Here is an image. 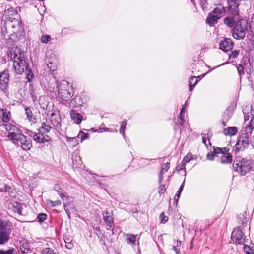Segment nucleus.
<instances>
[{
	"label": "nucleus",
	"mask_w": 254,
	"mask_h": 254,
	"mask_svg": "<svg viewBox=\"0 0 254 254\" xmlns=\"http://www.w3.org/2000/svg\"><path fill=\"white\" fill-rule=\"evenodd\" d=\"M14 248H10L7 251L0 250V254H12L14 253Z\"/></svg>",
	"instance_id": "nucleus-51"
},
{
	"label": "nucleus",
	"mask_w": 254,
	"mask_h": 254,
	"mask_svg": "<svg viewBox=\"0 0 254 254\" xmlns=\"http://www.w3.org/2000/svg\"><path fill=\"white\" fill-rule=\"evenodd\" d=\"M224 23L227 26L232 27L235 26V20L233 17H227L224 19Z\"/></svg>",
	"instance_id": "nucleus-38"
},
{
	"label": "nucleus",
	"mask_w": 254,
	"mask_h": 254,
	"mask_svg": "<svg viewBox=\"0 0 254 254\" xmlns=\"http://www.w3.org/2000/svg\"><path fill=\"white\" fill-rule=\"evenodd\" d=\"M51 38L50 35H42L41 37V42L43 43H47L49 41L51 40Z\"/></svg>",
	"instance_id": "nucleus-43"
},
{
	"label": "nucleus",
	"mask_w": 254,
	"mask_h": 254,
	"mask_svg": "<svg viewBox=\"0 0 254 254\" xmlns=\"http://www.w3.org/2000/svg\"><path fill=\"white\" fill-rule=\"evenodd\" d=\"M20 248L23 254H28L31 252L30 247L27 243H23L20 245Z\"/></svg>",
	"instance_id": "nucleus-35"
},
{
	"label": "nucleus",
	"mask_w": 254,
	"mask_h": 254,
	"mask_svg": "<svg viewBox=\"0 0 254 254\" xmlns=\"http://www.w3.org/2000/svg\"><path fill=\"white\" fill-rule=\"evenodd\" d=\"M5 12L7 18L11 21L14 19H18L19 17L17 10L13 7L7 9Z\"/></svg>",
	"instance_id": "nucleus-19"
},
{
	"label": "nucleus",
	"mask_w": 254,
	"mask_h": 254,
	"mask_svg": "<svg viewBox=\"0 0 254 254\" xmlns=\"http://www.w3.org/2000/svg\"><path fill=\"white\" fill-rule=\"evenodd\" d=\"M25 113L26 116V118L29 122L31 123H34L36 121V117L32 113L31 109L26 107L25 108Z\"/></svg>",
	"instance_id": "nucleus-25"
},
{
	"label": "nucleus",
	"mask_w": 254,
	"mask_h": 254,
	"mask_svg": "<svg viewBox=\"0 0 254 254\" xmlns=\"http://www.w3.org/2000/svg\"><path fill=\"white\" fill-rule=\"evenodd\" d=\"M249 27L251 32L254 34V16L252 18L251 23H250Z\"/></svg>",
	"instance_id": "nucleus-57"
},
{
	"label": "nucleus",
	"mask_w": 254,
	"mask_h": 254,
	"mask_svg": "<svg viewBox=\"0 0 254 254\" xmlns=\"http://www.w3.org/2000/svg\"><path fill=\"white\" fill-rule=\"evenodd\" d=\"M227 151L226 147L214 148L212 152L207 154V158L209 160H213L214 157L216 156L217 154H219L221 151Z\"/></svg>",
	"instance_id": "nucleus-21"
},
{
	"label": "nucleus",
	"mask_w": 254,
	"mask_h": 254,
	"mask_svg": "<svg viewBox=\"0 0 254 254\" xmlns=\"http://www.w3.org/2000/svg\"><path fill=\"white\" fill-rule=\"evenodd\" d=\"M87 137L88 134L82 131H80L77 136V138L81 139V142L86 139Z\"/></svg>",
	"instance_id": "nucleus-45"
},
{
	"label": "nucleus",
	"mask_w": 254,
	"mask_h": 254,
	"mask_svg": "<svg viewBox=\"0 0 254 254\" xmlns=\"http://www.w3.org/2000/svg\"><path fill=\"white\" fill-rule=\"evenodd\" d=\"M47 203L52 207H56L57 206L60 205L62 204L61 201L60 200H49Z\"/></svg>",
	"instance_id": "nucleus-44"
},
{
	"label": "nucleus",
	"mask_w": 254,
	"mask_h": 254,
	"mask_svg": "<svg viewBox=\"0 0 254 254\" xmlns=\"http://www.w3.org/2000/svg\"><path fill=\"white\" fill-rule=\"evenodd\" d=\"M19 129L16 127L15 126L13 125L12 127V129L9 132V133H13L15 134L16 133H18V132H20Z\"/></svg>",
	"instance_id": "nucleus-55"
},
{
	"label": "nucleus",
	"mask_w": 254,
	"mask_h": 254,
	"mask_svg": "<svg viewBox=\"0 0 254 254\" xmlns=\"http://www.w3.org/2000/svg\"><path fill=\"white\" fill-rule=\"evenodd\" d=\"M29 135L32 136L34 140L37 143H43L48 142L51 140V138L48 135H45L39 131L38 133L30 131Z\"/></svg>",
	"instance_id": "nucleus-9"
},
{
	"label": "nucleus",
	"mask_w": 254,
	"mask_h": 254,
	"mask_svg": "<svg viewBox=\"0 0 254 254\" xmlns=\"http://www.w3.org/2000/svg\"><path fill=\"white\" fill-rule=\"evenodd\" d=\"M10 118V113L7 109L0 110V119L4 122L9 121Z\"/></svg>",
	"instance_id": "nucleus-24"
},
{
	"label": "nucleus",
	"mask_w": 254,
	"mask_h": 254,
	"mask_svg": "<svg viewBox=\"0 0 254 254\" xmlns=\"http://www.w3.org/2000/svg\"><path fill=\"white\" fill-rule=\"evenodd\" d=\"M245 111H246V109H244L243 110V113H244V115L245 121H247V120H249L250 118L251 119V117H252V116L251 115V112L250 113L248 112L247 114H246Z\"/></svg>",
	"instance_id": "nucleus-59"
},
{
	"label": "nucleus",
	"mask_w": 254,
	"mask_h": 254,
	"mask_svg": "<svg viewBox=\"0 0 254 254\" xmlns=\"http://www.w3.org/2000/svg\"><path fill=\"white\" fill-rule=\"evenodd\" d=\"M246 213L244 212L240 214L238 216V222L240 224H242V226L244 225V227H245V224L247 223V219L246 217Z\"/></svg>",
	"instance_id": "nucleus-34"
},
{
	"label": "nucleus",
	"mask_w": 254,
	"mask_h": 254,
	"mask_svg": "<svg viewBox=\"0 0 254 254\" xmlns=\"http://www.w3.org/2000/svg\"><path fill=\"white\" fill-rule=\"evenodd\" d=\"M9 234V231L6 228L0 229V244H3L8 241Z\"/></svg>",
	"instance_id": "nucleus-18"
},
{
	"label": "nucleus",
	"mask_w": 254,
	"mask_h": 254,
	"mask_svg": "<svg viewBox=\"0 0 254 254\" xmlns=\"http://www.w3.org/2000/svg\"><path fill=\"white\" fill-rule=\"evenodd\" d=\"M166 191L165 185L160 184L158 187V193L160 195L163 194Z\"/></svg>",
	"instance_id": "nucleus-48"
},
{
	"label": "nucleus",
	"mask_w": 254,
	"mask_h": 254,
	"mask_svg": "<svg viewBox=\"0 0 254 254\" xmlns=\"http://www.w3.org/2000/svg\"><path fill=\"white\" fill-rule=\"evenodd\" d=\"M57 61V59L55 56H54L53 61L47 60L46 64L51 70H54L56 68Z\"/></svg>",
	"instance_id": "nucleus-33"
},
{
	"label": "nucleus",
	"mask_w": 254,
	"mask_h": 254,
	"mask_svg": "<svg viewBox=\"0 0 254 254\" xmlns=\"http://www.w3.org/2000/svg\"><path fill=\"white\" fill-rule=\"evenodd\" d=\"M248 133H242L238 138L237 143L235 144V149L237 151L244 150L249 144V137Z\"/></svg>",
	"instance_id": "nucleus-5"
},
{
	"label": "nucleus",
	"mask_w": 254,
	"mask_h": 254,
	"mask_svg": "<svg viewBox=\"0 0 254 254\" xmlns=\"http://www.w3.org/2000/svg\"><path fill=\"white\" fill-rule=\"evenodd\" d=\"M125 236L126 241L127 244H130L132 246H134L136 244L137 235L126 234H125Z\"/></svg>",
	"instance_id": "nucleus-27"
},
{
	"label": "nucleus",
	"mask_w": 254,
	"mask_h": 254,
	"mask_svg": "<svg viewBox=\"0 0 254 254\" xmlns=\"http://www.w3.org/2000/svg\"><path fill=\"white\" fill-rule=\"evenodd\" d=\"M237 69L240 77L242 75L244 74V67L242 65L239 64L237 66Z\"/></svg>",
	"instance_id": "nucleus-53"
},
{
	"label": "nucleus",
	"mask_w": 254,
	"mask_h": 254,
	"mask_svg": "<svg viewBox=\"0 0 254 254\" xmlns=\"http://www.w3.org/2000/svg\"><path fill=\"white\" fill-rule=\"evenodd\" d=\"M185 112H186V111L185 110V108L182 107V108L181 109V110L180 111V115H179V118H180L181 120H182V119H184Z\"/></svg>",
	"instance_id": "nucleus-58"
},
{
	"label": "nucleus",
	"mask_w": 254,
	"mask_h": 254,
	"mask_svg": "<svg viewBox=\"0 0 254 254\" xmlns=\"http://www.w3.org/2000/svg\"><path fill=\"white\" fill-rule=\"evenodd\" d=\"M70 116L73 122L76 124H80L82 121L84 120L83 116L74 110L70 111Z\"/></svg>",
	"instance_id": "nucleus-14"
},
{
	"label": "nucleus",
	"mask_w": 254,
	"mask_h": 254,
	"mask_svg": "<svg viewBox=\"0 0 254 254\" xmlns=\"http://www.w3.org/2000/svg\"><path fill=\"white\" fill-rule=\"evenodd\" d=\"M160 219L161 222L163 223H166L168 220V217L165 216L163 212L160 214Z\"/></svg>",
	"instance_id": "nucleus-52"
},
{
	"label": "nucleus",
	"mask_w": 254,
	"mask_h": 254,
	"mask_svg": "<svg viewBox=\"0 0 254 254\" xmlns=\"http://www.w3.org/2000/svg\"><path fill=\"white\" fill-rule=\"evenodd\" d=\"M78 139V138L77 137L69 138L67 139V142H68L70 146L71 147H74L76 146L79 143Z\"/></svg>",
	"instance_id": "nucleus-39"
},
{
	"label": "nucleus",
	"mask_w": 254,
	"mask_h": 254,
	"mask_svg": "<svg viewBox=\"0 0 254 254\" xmlns=\"http://www.w3.org/2000/svg\"><path fill=\"white\" fill-rule=\"evenodd\" d=\"M46 219H47V215L45 213L39 214L37 216V219L38 220V221L40 222V223H42Z\"/></svg>",
	"instance_id": "nucleus-46"
},
{
	"label": "nucleus",
	"mask_w": 254,
	"mask_h": 254,
	"mask_svg": "<svg viewBox=\"0 0 254 254\" xmlns=\"http://www.w3.org/2000/svg\"><path fill=\"white\" fill-rule=\"evenodd\" d=\"M59 195L60 196V197L62 199H63V200H64V198H67L66 193L65 192H64V193H62V192L59 193Z\"/></svg>",
	"instance_id": "nucleus-64"
},
{
	"label": "nucleus",
	"mask_w": 254,
	"mask_h": 254,
	"mask_svg": "<svg viewBox=\"0 0 254 254\" xmlns=\"http://www.w3.org/2000/svg\"><path fill=\"white\" fill-rule=\"evenodd\" d=\"M250 249V247L248 245L244 246V250L246 253V254H254L253 252H248V250Z\"/></svg>",
	"instance_id": "nucleus-63"
},
{
	"label": "nucleus",
	"mask_w": 254,
	"mask_h": 254,
	"mask_svg": "<svg viewBox=\"0 0 254 254\" xmlns=\"http://www.w3.org/2000/svg\"><path fill=\"white\" fill-rule=\"evenodd\" d=\"M8 56L13 62V67L16 73L21 74L24 71L26 62L24 53L18 47L12 48L8 52Z\"/></svg>",
	"instance_id": "nucleus-1"
},
{
	"label": "nucleus",
	"mask_w": 254,
	"mask_h": 254,
	"mask_svg": "<svg viewBox=\"0 0 254 254\" xmlns=\"http://www.w3.org/2000/svg\"><path fill=\"white\" fill-rule=\"evenodd\" d=\"M170 168V163L167 162L164 164L161 168V170L159 175V183L161 184L163 178V174L166 172Z\"/></svg>",
	"instance_id": "nucleus-29"
},
{
	"label": "nucleus",
	"mask_w": 254,
	"mask_h": 254,
	"mask_svg": "<svg viewBox=\"0 0 254 254\" xmlns=\"http://www.w3.org/2000/svg\"><path fill=\"white\" fill-rule=\"evenodd\" d=\"M42 254H56V252L54 249L51 248H46L42 252Z\"/></svg>",
	"instance_id": "nucleus-40"
},
{
	"label": "nucleus",
	"mask_w": 254,
	"mask_h": 254,
	"mask_svg": "<svg viewBox=\"0 0 254 254\" xmlns=\"http://www.w3.org/2000/svg\"><path fill=\"white\" fill-rule=\"evenodd\" d=\"M19 145L21 146L23 150H28L32 147L31 141L30 139L27 138L26 136H25V139L21 141L19 143Z\"/></svg>",
	"instance_id": "nucleus-22"
},
{
	"label": "nucleus",
	"mask_w": 254,
	"mask_h": 254,
	"mask_svg": "<svg viewBox=\"0 0 254 254\" xmlns=\"http://www.w3.org/2000/svg\"><path fill=\"white\" fill-rule=\"evenodd\" d=\"M225 12V8L224 6L221 5L219 7H216L212 11V13L216 15L219 18H221Z\"/></svg>",
	"instance_id": "nucleus-28"
},
{
	"label": "nucleus",
	"mask_w": 254,
	"mask_h": 254,
	"mask_svg": "<svg viewBox=\"0 0 254 254\" xmlns=\"http://www.w3.org/2000/svg\"><path fill=\"white\" fill-rule=\"evenodd\" d=\"M239 52L237 50L232 51L231 54L229 55L230 58H236L239 55Z\"/></svg>",
	"instance_id": "nucleus-54"
},
{
	"label": "nucleus",
	"mask_w": 254,
	"mask_h": 254,
	"mask_svg": "<svg viewBox=\"0 0 254 254\" xmlns=\"http://www.w3.org/2000/svg\"><path fill=\"white\" fill-rule=\"evenodd\" d=\"M127 121L125 120L121 123V127L120 129V133L123 135L124 137H125V130L126 129Z\"/></svg>",
	"instance_id": "nucleus-41"
},
{
	"label": "nucleus",
	"mask_w": 254,
	"mask_h": 254,
	"mask_svg": "<svg viewBox=\"0 0 254 254\" xmlns=\"http://www.w3.org/2000/svg\"><path fill=\"white\" fill-rule=\"evenodd\" d=\"M209 133H202V142L207 147H208V146L211 145V143L209 141Z\"/></svg>",
	"instance_id": "nucleus-36"
},
{
	"label": "nucleus",
	"mask_w": 254,
	"mask_h": 254,
	"mask_svg": "<svg viewBox=\"0 0 254 254\" xmlns=\"http://www.w3.org/2000/svg\"><path fill=\"white\" fill-rule=\"evenodd\" d=\"M237 128L235 127H229L223 129V133L226 136H234L237 133Z\"/></svg>",
	"instance_id": "nucleus-20"
},
{
	"label": "nucleus",
	"mask_w": 254,
	"mask_h": 254,
	"mask_svg": "<svg viewBox=\"0 0 254 254\" xmlns=\"http://www.w3.org/2000/svg\"><path fill=\"white\" fill-rule=\"evenodd\" d=\"M242 0H227L228 10L232 15L236 16L239 14V6Z\"/></svg>",
	"instance_id": "nucleus-6"
},
{
	"label": "nucleus",
	"mask_w": 254,
	"mask_h": 254,
	"mask_svg": "<svg viewBox=\"0 0 254 254\" xmlns=\"http://www.w3.org/2000/svg\"><path fill=\"white\" fill-rule=\"evenodd\" d=\"M50 98L47 96H42L39 98V103L41 108L46 109L49 105Z\"/></svg>",
	"instance_id": "nucleus-23"
},
{
	"label": "nucleus",
	"mask_w": 254,
	"mask_h": 254,
	"mask_svg": "<svg viewBox=\"0 0 254 254\" xmlns=\"http://www.w3.org/2000/svg\"><path fill=\"white\" fill-rule=\"evenodd\" d=\"M231 239L236 244H244L245 237L239 228H236L232 233Z\"/></svg>",
	"instance_id": "nucleus-7"
},
{
	"label": "nucleus",
	"mask_w": 254,
	"mask_h": 254,
	"mask_svg": "<svg viewBox=\"0 0 254 254\" xmlns=\"http://www.w3.org/2000/svg\"><path fill=\"white\" fill-rule=\"evenodd\" d=\"M52 128V127L49 124H47L45 122H43L41 123V126L39 129V131L41 132L43 131L45 133H48Z\"/></svg>",
	"instance_id": "nucleus-32"
},
{
	"label": "nucleus",
	"mask_w": 254,
	"mask_h": 254,
	"mask_svg": "<svg viewBox=\"0 0 254 254\" xmlns=\"http://www.w3.org/2000/svg\"><path fill=\"white\" fill-rule=\"evenodd\" d=\"M65 247L68 249H71L73 247V244L72 242H67L66 241H65Z\"/></svg>",
	"instance_id": "nucleus-61"
},
{
	"label": "nucleus",
	"mask_w": 254,
	"mask_h": 254,
	"mask_svg": "<svg viewBox=\"0 0 254 254\" xmlns=\"http://www.w3.org/2000/svg\"><path fill=\"white\" fill-rule=\"evenodd\" d=\"M219 48L224 51H228L233 48V43L231 39H226L221 41Z\"/></svg>",
	"instance_id": "nucleus-13"
},
{
	"label": "nucleus",
	"mask_w": 254,
	"mask_h": 254,
	"mask_svg": "<svg viewBox=\"0 0 254 254\" xmlns=\"http://www.w3.org/2000/svg\"><path fill=\"white\" fill-rule=\"evenodd\" d=\"M12 126H13L12 124H11L10 123H8V124L1 126V127L4 128L7 132H9L12 129Z\"/></svg>",
	"instance_id": "nucleus-49"
},
{
	"label": "nucleus",
	"mask_w": 254,
	"mask_h": 254,
	"mask_svg": "<svg viewBox=\"0 0 254 254\" xmlns=\"http://www.w3.org/2000/svg\"><path fill=\"white\" fill-rule=\"evenodd\" d=\"M64 210H65L66 214H67L68 217L69 218L70 217V212L71 211H72V209H70L68 208V203H67L66 204L64 203Z\"/></svg>",
	"instance_id": "nucleus-56"
},
{
	"label": "nucleus",
	"mask_w": 254,
	"mask_h": 254,
	"mask_svg": "<svg viewBox=\"0 0 254 254\" xmlns=\"http://www.w3.org/2000/svg\"><path fill=\"white\" fill-rule=\"evenodd\" d=\"M185 122L184 119H182L181 120L180 118H178L177 119V121L175 122V123L176 125H179L180 126H182Z\"/></svg>",
	"instance_id": "nucleus-62"
},
{
	"label": "nucleus",
	"mask_w": 254,
	"mask_h": 254,
	"mask_svg": "<svg viewBox=\"0 0 254 254\" xmlns=\"http://www.w3.org/2000/svg\"><path fill=\"white\" fill-rule=\"evenodd\" d=\"M220 18H219L216 15H214V13H209V15H208L207 18L206 20V22L207 24H209L210 25H213L214 24L216 23L217 20Z\"/></svg>",
	"instance_id": "nucleus-26"
},
{
	"label": "nucleus",
	"mask_w": 254,
	"mask_h": 254,
	"mask_svg": "<svg viewBox=\"0 0 254 254\" xmlns=\"http://www.w3.org/2000/svg\"><path fill=\"white\" fill-rule=\"evenodd\" d=\"M207 0H200L201 5L203 9L207 7Z\"/></svg>",
	"instance_id": "nucleus-60"
},
{
	"label": "nucleus",
	"mask_w": 254,
	"mask_h": 254,
	"mask_svg": "<svg viewBox=\"0 0 254 254\" xmlns=\"http://www.w3.org/2000/svg\"><path fill=\"white\" fill-rule=\"evenodd\" d=\"M228 151L229 150L227 149V151H221L219 153L220 154V156L219 157L220 162L222 164H225L231 163L233 160V157L231 154L228 152Z\"/></svg>",
	"instance_id": "nucleus-12"
},
{
	"label": "nucleus",
	"mask_w": 254,
	"mask_h": 254,
	"mask_svg": "<svg viewBox=\"0 0 254 254\" xmlns=\"http://www.w3.org/2000/svg\"><path fill=\"white\" fill-rule=\"evenodd\" d=\"M9 81V73L8 70L0 72V89L4 91L8 87Z\"/></svg>",
	"instance_id": "nucleus-8"
},
{
	"label": "nucleus",
	"mask_w": 254,
	"mask_h": 254,
	"mask_svg": "<svg viewBox=\"0 0 254 254\" xmlns=\"http://www.w3.org/2000/svg\"><path fill=\"white\" fill-rule=\"evenodd\" d=\"M192 159V154L190 153H188L187 155L184 158L183 162H185V164L186 163H188L190 162Z\"/></svg>",
	"instance_id": "nucleus-50"
},
{
	"label": "nucleus",
	"mask_w": 254,
	"mask_h": 254,
	"mask_svg": "<svg viewBox=\"0 0 254 254\" xmlns=\"http://www.w3.org/2000/svg\"><path fill=\"white\" fill-rule=\"evenodd\" d=\"M11 208L14 212H16L19 215H22V205L17 202H14L11 203Z\"/></svg>",
	"instance_id": "nucleus-31"
},
{
	"label": "nucleus",
	"mask_w": 254,
	"mask_h": 254,
	"mask_svg": "<svg viewBox=\"0 0 254 254\" xmlns=\"http://www.w3.org/2000/svg\"><path fill=\"white\" fill-rule=\"evenodd\" d=\"M25 135H23L21 131L15 134L8 133L7 137L10 139L13 143L19 145V143L25 139Z\"/></svg>",
	"instance_id": "nucleus-11"
},
{
	"label": "nucleus",
	"mask_w": 254,
	"mask_h": 254,
	"mask_svg": "<svg viewBox=\"0 0 254 254\" xmlns=\"http://www.w3.org/2000/svg\"><path fill=\"white\" fill-rule=\"evenodd\" d=\"M196 78V77L193 76L189 79V87H190L189 91H192L193 90V88H194L195 85L198 82V81Z\"/></svg>",
	"instance_id": "nucleus-37"
},
{
	"label": "nucleus",
	"mask_w": 254,
	"mask_h": 254,
	"mask_svg": "<svg viewBox=\"0 0 254 254\" xmlns=\"http://www.w3.org/2000/svg\"><path fill=\"white\" fill-rule=\"evenodd\" d=\"M248 22L245 19H240L235 24L233 30V36L236 39H242L246 35Z\"/></svg>",
	"instance_id": "nucleus-3"
},
{
	"label": "nucleus",
	"mask_w": 254,
	"mask_h": 254,
	"mask_svg": "<svg viewBox=\"0 0 254 254\" xmlns=\"http://www.w3.org/2000/svg\"><path fill=\"white\" fill-rule=\"evenodd\" d=\"M251 160L238 156L235 158L233 163L234 171L241 176H244L250 172L253 166Z\"/></svg>",
	"instance_id": "nucleus-2"
},
{
	"label": "nucleus",
	"mask_w": 254,
	"mask_h": 254,
	"mask_svg": "<svg viewBox=\"0 0 254 254\" xmlns=\"http://www.w3.org/2000/svg\"><path fill=\"white\" fill-rule=\"evenodd\" d=\"M83 102L80 96H76L71 101V105L75 107H80L82 105Z\"/></svg>",
	"instance_id": "nucleus-30"
},
{
	"label": "nucleus",
	"mask_w": 254,
	"mask_h": 254,
	"mask_svg": "<svg viewBox=\"0 0 254 254\" xmlns=\"http://www.w3.org/2000/svg\"><path fill=\"white\" fill-rule=\"evenodd\" d=\"M251 115L252 117H251V121L245 127V132L244 133H248V135L250 136L251 133L254 128V110H253L251 108Z\"/></svg>",
	"instance_id": "nucleus-17"
},
{
	"label": "nucleus",
	"mask_w": 254,
	"mask_h": 254,
	"mask_svg": "<svg viewBox=\"0 0 254 254\" xmlns=\"http://www.w3.org/2000/svg\"><path fill=\"white\" fill-rule=\"evenodd\" d=\"M49 120L51 124L57 129L60 128L61 119L58 113H52Z\"/></svg>",
	"instance_id": "nucleus-10"
},
{
	"label": "nucleus",
	"mask_w": 254,
	"mask_h": 254,
	"mask_svg": "<svg viewBox=\"0 0 254 254\" xmlns=\"http://www.w3.org/2000/svg\"><path fill=\"white\" fill-rule=\"evenodd\" d=\"M251 115L252 117H251V121L245 127V132L244 133H248V135L250 136L251 133L254 128V110H253L251 108Z\"/></svg>",
	"instance_id": "nucleus-16"
},
{
	"label": "nucleus",
	"mask_w": 254,
	"mask_h": 254,
	"mask_svg": "<svg viewBox=\"0 0 254 254\" xmlns=\"http://www.w3.org/2000/svg\"><path fill=\"white\" fill-rule=\"evenodd\" d=\"M236 105L234 104H232L228 107L227 112H228V113L230 116H232L233 112L234 111Z\"/></svg>",
	"instance_id": "nucleus-47"
},
{
	"label": "nucleus",
	"mask_w": 254,
	"mask_h": 254,
	"mask_svg": "<svg viewBox=\"0 0 254 254\" xmlns=\"http://www.w3.org/2000/svg\"><path fill=\"white\" fill-rule=\"evenodd\" d=\"M102 215L103 216V219L105 222L109 227L107 229L109 230V229L112 228L114 226V220L113 217L110 215L109 213L107 211H103L102 212Z\"/></svg>",
	"instance_id": "nucleus-15"
},
{
	"label": "nucleus",
	"mask_w": 254,
	"mask_h": 254,
	"mask_svg": "<svg viewBox=\"0 0 254 254\" xmlns=\"http://www.w3.org/2000/svg\"><path fill=\"white\" fill-rule=\"evenodd\" d=\"M10 190L11 187L6 185H0V192H9Z\"/></svg>",
	"instance_id": "nucleus-42"
},
{
	"label": "nucleus",
	"mask_w": 254,
	"mask_h": 254,
	"mask_svg": "<svg viewBox=\"0 0 254 254\" xmlns=\"http://www.w3.org/2000/svg\"><path fill=\"white\" fill-rule=\"evenodd\" d=\"M57 88L58 96L62 100L67 101L72 97L71 92L69 91V84L67 81H61L58 84Z\"/></svg>",
	"instance_id": "nucleus-4"
}]
</instances>
